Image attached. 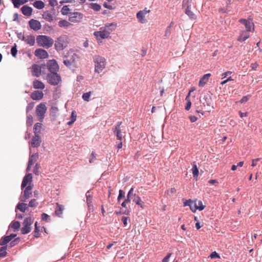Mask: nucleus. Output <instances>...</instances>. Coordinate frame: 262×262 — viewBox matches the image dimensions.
<instances>
[{"label": "nucleus", "mask_w": 262, "mask_h": 262, "mask_svg": "<svg viewBox=\"0 0 262 262\" xmlns=\"http://www.w3.org/2000/svg\"><path fill=\"white\" fill-rule=\"evenodd\" d=\"M76 117H77V116H76V114H75V112L74 111H73L72 113V114H71V121L69 122L68 123V124L71 125L72 123H73L76 119Z\"/></svg>", "instance_id": "43"}, {"label": "nucleus", "mask_w": 262, "mask_h": 262, "mask_svg": "<svg viewBox=\"0 0 262 262\" xmlns=\"http://www.w3.org/2000/svg\"><path fill=\"white\" fill-rule=\"evenodd\" d=\"M86 202L88 203L89 207H93L92 201V197L90 195L89 192H86Z\"/></svg>", "instance_id": "38"}, {"label": "nucleus", "mask_w": 262, "mask_h": 262, "mask_svg": "<svg viewBox=\"0 0 262 262\" xmlns=\"http://www.w3.org/2000/svg\"><path fill=\"white\" fill-rule=\"evenodd\" d=\"M192 173L194 177H198L199 174V170L195 164H194L192 169Z\"/></svg>", "instance_id": "46"}, {"label": "nucleus", "mask_w": 262, "mask_h": 262, "mask_svg": "<svg viewBox=\"0 0 262 262\" xmlns=\"http://www.w3.org/2000/svg\"><path fill=\"white\" fill-rule=\"evenodd\" d=\"M69 43V39L67 35H62L57 38L55 43V48L57 51H61L66 48Z\"/></svg>", "instance_id": "2"}, {"label": "nucleus", "mask_w": 262, "mask_h": 262, "mask_svg": "<svg viewBox=\"0 0 262 262\" xmlns=\"http://www.w3.org/2000/svg\"><path fill=\"white\" fill-rule=\"evenodd\" d=\"M184 206H189L190 207V209L191 210V211L193 212H195L196 210H198V208L196 207L197 205L196 204V203H195L194 201H192L191 200H186L184 203Z\"/></svg>", "instance_id": "22"}, {"label": "nucleus", "mask_w": 262, "mask_h": 262, "mask_svg": "<svg viewBox=\"0 0 262 262\" xmlns=\"http://www.w3.org/2000/svg\"><path fill=\"white\" fill-rule=\"evenodd\" d=\"M74 62V59L72 60H69L68 59H66L63 60L64 64L67 66H70L72 64V63Z\"/></svg>", "instance_id": "51"}, {"label": "nucleus", "mask_w": 262, "mask_h": 262, "mask_svg": "<svg viewBox=\"0 0 262 262\" xmlns=\"http://www.w3.org/2000/svg\"><path fill=\"white\" fill-rule=\"evenodd\" d=\"M122 124V122H118L117 125L115 126V128H113V132L115 135L116 136L117 140L121 141L123 138L124 137L125 134V132H123L121 127V125Z\"/></svg>", "instance_id": "8"}, {"label": "nucleus", "mask_w": 262, "mask_h": 262, "mask_svg": "<svg viewBox=\"0 0 262 262\" xmlns=\"http://www.w3.org/2000/svg\"><path fill=\"white\" fill-rule=\"evenodd\" d=\"M41 219L42 221L49 222L50 220V216L45 213H43L41 214Z\"/></svg>", "instance_id": "49"}, {"label": "nucleus", "mask_w": 262, "mask_h": 262, "mask_svg": "<svg viewBox=\"0 0 262 262\" xmlns=\"http://www.w3.org/2000/svg\"><path fill=\"white\" fill-rule=\"evenodd\" d=\"M33 117L31 115H29L27 117V123L29 125H31L33 123Z\"/></svg>", "instance_id": "54"}, {"label": "nucleus", "mask_w": 262, "mask_h": 262, "mask_svg": "<svg viewBox=\"0 0 262 262\" xmlns=\"http://www.w3.org/2000/svg\"><path fill=\"white\" fill-rule=\"evenodd\" d=\"M186 101H187V104L185 106V110L187 111H188L191 107V102L190 100H186Z\"/></svg>", "instance_id": "63"}, {"label": "nucleus", "mask_w": 262, "mask_h": 262, "mask_svg": "<svg viewBox=\"0 0 262 262\" xmlns=\"http://www.w3.org/2000/svg\"><path fill=\"white\" fill-rule=\"evenodd\" d=\"M129 218L128 217L126 216H122L121 219V221L123 223V225L124 226H126L127 225V221L128 220Z\"/></svg>", "instance_id": "56"}, {"label": "nucleus", "mask_w": 262, "mask_h": 262, "mask_svg": "<svg viewBox=\"0 0 262 262\" xmlns=\"http://www.w3.org/2000/svg\"><path fill=\"white\" fill-rule=\"evenodd\" d=\"M91 92L85 93L82 95V99L86 101H89L91 96Z\"/></svg>", "instance_id": "45"}, {"label": "nucleus", "mask_w": 262, "mask_h": 262, "mask_svg": "<svg viewBox=\"0 0 262 262\" xmlns=\"http://www.w3.org/2000/svg\"><path fill=\"white\" fill-rule=\"evenodd\" d=\"M40 235V233L39 232L38 227L37 226V222H36L35 223V230L34 233V236L35 237H38Z\"/></svg>", "instance_id": "47"}, {"label": "nucleus", "mask_w": 262, "mask_h": 262, "mask_svg": "<svg viewBox=\"0 0 262 262\" xmlns=\"http://www.w3.org/2000/svg\"><path fill=\"white\" fill-rule=\"evenodd\" d=\"M124 197V192L122 190H120L119 192V195L117 198L118 202H120L121 198Z\"/></svg>", "instance_id": "55"}, {"label": "nucleus", "mask_w": 262, "mask_h": 262, "mask_svg": "<svg viewBox=\"0 0 262 262\" xmlns=\"http://www.w3.org/2000/svg\"><path fill=\"white\" fill-rule=\"evenodd\" d=\"M20 223L18 221H14L11 224V227L14 230H17L20 228Z\"/></svg>", "instance_id": "40"}, {"label": "nucleus", "mask_w": 262, "mask_h": 262, "mask_svg": "<svg viewBox=\"0 0 262 262\" xmlns=\"http://www.w3.org/2000/svg\"><path fill=\"white\" fill-rule=\"evenodd\" d=\"M49 4L52 7H54L58 4L56 0H49Z\"/></svg>", "instance_id": "60"}, {"label": "nucleus", "mask_w": 262, "mask_h": 262, "mask_svg": "<svg viewBox=\"0 0 262 262\" xmlns=\"http://www.w3.org/2000/svg\"><path fill=\"white\" fill-rule=\"evenodd\" d=\"M58 26L60 27L68 28L71 26V24L66 20H61L58 22Z\"/></svg>", "instance_id": "36"}, {"label": "nucleus", "mask_w": 262, "mask_h": 262, "mask_svg": "<svg viewBox=\"0 0 262 262\" xmlns=\"http://www.w3.org/2000/svg\"><path fill=\"white\" fill-rule=\"evenodd\" d=\"M32 180V176L31 173H28L23 178V182L21 183V188H25L27 186L28 184H31Z\"/></svg>", "instance_id": "21"}, {"label": "nucleus", "mask_w": 262, "mask_h": 262, "mask_svg": "<svg viewBox=\"0 0 262 262\" xmlns=\"http://www.w3.org/2000/svg\"><path fill=\"white\" fill-rule=\"evenodd\" d=\"M32 73L35 77H39L41 75V68L40 66L34 64L32 66Z\"/></svg>", "instance_id": "18"}, {"label": "nucleus", "mask_w": 262, "mask_h": 262, "mask_svg": "<svg viewBox=\"0 0 262 262\" xmlns=\"http://www.w3.org/2000/svg\"><path fill=\"white\" fill-rule=\"evenodd\" d=\"M189 118L191 122H194L198 120V118L194 116H190Z\"/></svg>", "instance_id": "64"}, {"label": "nucleus", "mask_w": 262, "mask_h": 262, "mask_svg": "<svg viewBox=\"0 0 262 262\" xmlns=\"http://www.w3.org/2000/svg\"><path fill=\"white\" fill-rule=\"evenodd\" d=\"M95 62V71L98 73H101L105 68L106 61L104 57L95 56L94 59Z\"/></svg>", "instance_id": "3"}, {"label": "nucleus", "mask_w": 262, "mask_h": 262, "mask_svg": "<svg viewBox=\"0 0 262 262\" xmlns=\"http://www.w3.org/2000/svg\"><path fill=\"white\" fill-rule=\"evenodd\" d=\"M40 168V166L38 164H36L35 166L33 169V172L36 175H38L39 173V169Z\"/></svg>", "instance_id": "52"}, {"label": "nucleus", "mask_w": 262, "mask_h": 262, "mask_svg": "<svg viewBox=\"0 0 262 262\" xmlns=\"http://www.w3.org/2000/svg\"><path fill=\"white\" fill-rule=\"evenodd\" d=\"M171 253H168L167 255L163 259L162 262H169V258L171 255Z\"/></svg>", "instance_id": "58"}, {"label": "nucleus", "mask_w": 262, "mask_h": 262, "mask_svg": "<svg viewBox=\"0 0 262 262\" xmlns=\"http://www.w3.org/2000/svg\"><path fill=\"white\" fill-rule=\"evenodd\" d=\"M33 186L31 185L26 187V188L24 191V196L20 199L21 202H26L28 199H29L32 194Z\"/></svg>", "instance_id": "13"}, {"label": "nucleus", "mask_w": 262, "mask_h": 262, "mask_svg": "<svg viewBox=\"0 0 262 262\" xmlns=\"http://www.w3.org/2000/svg\"><path fill=\"white\" fill-rule=\"evenodd\" d=\"M47 68L51 73H56L59 69L58 65L55 60H50L47 62Z\"/></svg>", "instance_id": "12"}, {"label": "nucleus", "mask_w": 262, "mask_h": 262, "mask_svg": "<svg viewBox=\"0 0 262 262\" xmlns=\"http://www.w3.org/2000/svg\"><path fill=\"white\" fill-rule=\"evenodd\" d=\"M149 10H147L146 8H145L143 10H141L139 11L137 13V18L138 20V21L141 24H145L147 22V19L145 18V15L147 13L150 12Z\"/></svg>", "instance_id": "9"}, {"label": "nucleus", "mask_w": 262, "mask_h": 262, "mask_svg": "<svg viewBox=\"0 0 262 262\" xmlns=\"http://www.w3.org/2000/svg\"><path fill=\"white\" fill-rule=\"evenodd\" d=\"M36 42L38 46L49 49L53 46L54 40L48 36L40 35L37 36Z\"/></svg>", "instance_id": "1"}, {"label": "nucleus", "mask_w": 262, "mask_h": 262, "mask_svg": "<svg viewBox=\"0 0 262 262\" xmlns=\"http://www.w3.org/2000/svg\"><path fill=\"white\" fill-rule=\"evenodd\" d=\"M102 28L105 31H107L110 35V33L116 29V24L114 23L107 24L104 27Z\"/></svg>", "instance_id": "25"}, {"label": "nucleus", "mask_w": 262, "mask_h": 262, "mask_svg": "<svg viewBox=\"0 0 262 262\" xmlns=\"http://www.w3.org/2000/svg\"><path fill=\"white\" fill-rule=\"evenodd\" d=\"M12 3L14 5V7L19 8L20 5H23L26 3L28 1L27 0H12Z\"/></svg>", "instance_id": "33"}, {"label": "nucleus", "mask_w": 262, "mask_h": 262, "mask_svg": "<svg viewBox=\"0 0 262 262\" xmlns=\"http://www.w3.org/2000/svg\"><path fill=\"white\" fill-rule=\"evenodd\" d=\"M94 34L97 39L107 38L110 36L108 32L105 31L102 27L100 28V31L95 32Z\"/></svg>", "instance_id": "15"}, {"label": "nucleus", "mask_w": 262, "mask_h": 262, "mask_svg": "<svg viewBox=\"0 0 262 262\" xmlns=\"http://www.w3.org/2000/svg\"><path fill=\"white\" fill-rule=\"evenodd\" d=\"M42 18L49 22H52L53 20L52 14L49 11H45L42 15Z\"/></svg>", "instance_id": "30"}, {"label": "nucleus", "mask_w": 262, "mask_h": 262, "mask_svg": "<svg viewBox=\"0 0 262 262\" xmlns=\"http://www.w3.org/2000/svg\"><path fill=\"white\" fill-rule=\"evenodd\" d=\"M16 234H11L10 235L6 236L0 239V245L4 246L10 242L14 237L16 236Z\"/></svg>", "instance_id": "23"}, {"label": "nucleus", "mask_w": 262, "mask_h": 262, "mask_svg": "<svg viewBox=\"0 0 262 262\" xmlns=\"http://www.w3.org/2000/svg\"><path fill=\"white\" fill-rule=\"evenodd\" d=\"M29 25L31 29L35 31L40 30L41 28L40 23L38 20L34 19H31L29 20Z\"/></svg>", "instance_id": "14"}, {"label": "nucleus", "mask_w": 262, "mask_h": 262, "mask_svg": "<svg viewBox=\"0 0 262 262\" xmlns=\"http://www.w3.org/2000/svg\"><path fill=\"white\" fill-rule=\"evenodd\" d=\"M38 205V203L37 202L36 199H32L29 203L28 207H36Z\"/></svg>", "instance_id": "41"}, {"label": "nucleus", "mask_w": 262, "mask_h": 262, "mask_svg": "<svg viewBox=\"0 0 262 262\" xmlns=\"http://www.w3.org/2000/svg\"><path fill=\"white\" fill-rule=\"evenodd\" d=\"M258 66V64L257 62H254V63H251L250 65V67L251 68L252 70H256Z\"/></svg>", "instance_id": "61"}, {"label": "nucleus", "mask_w": 262, "mask_h": 262, "mask_svg": "<svg viewBox=\"0 0 262 262\" xmlns=\"http://www.w3.org/2000/svg\"><path fill=\"white\" fill-rule=\"evenodd\" d=\"M249 36L250 35L248 32L247 31H242L237 38V40L239 41H244L248 39Z\"/></svg>", "instance_id": "28"}, {"label": "nucleus", "mask_w": 262, "mask_h": 262, "mask_svg": "<svg viewBox=\"0 0 262 262\" xmlns=\"http://www.w3.org/2000/svg\"><path fill=\"white\" fill-rule=\"evenodd\" d=\"M194 202H195V203H196V204L197 205L196 207L198 210H199L200 211H201L204 209L205 206L203 205V203L201 201L195 200Z\"/></svg>", "instance_id": "39"}, {"label": "nucleus", "mask_w": 262, "mask_h": 262, "mask_svg": "<svg viewBox=\"0 0 262 262\" xmlns=\"http://www.w3.org/2000/svg\"><path fill=\"white\" fill-rule=\"evenodd\" d=\"M190 9L191 7L186 8L185 12L191 19H194L195 17V14L190 10Z\"/></svg>", "instance_id": "37"}, {"label": "nucleus", "mask_w": 262, "mask_h": 262, "mask_svg": "<svg viewBox=\"0 0 262 262\" xmlns=\"http://www.w3.org/2000/svg\"><path fill=\"white\" fill-rule=\"evenodd\" d=\"M21 40H24L30 46H33L35 42V37L31 35L26 36L23 35Z\"/></svg>", "instance_id": "19"}, {"label": "nucleus", "mask_w": 262, "mask_h": 262, "mask_svg": "<svg viewBox=\"0 0 262 262\" xmlns=\"http://www.w3.org/2000/svg\"><path fill=\"white\" fill-rule=\"evenodd\" d=\"M28 208L27 204L24 203H18L16 206V209L22 212H25Z\"/></svg>", "instance_id": "32"}, {"label": "nucleus", "mask_w": 262, "mask_h": 262, "mask_svg": "<svg viewBox=\"0 0 262 262\" xmlns=\"http://www.w3.org/2000/svg\"><path fill=\"white\" fill-rule=\"evenodd\" d=\"M91 8L95 11H99L101 9V6L97 4H92Z\"/></svg>", "instance_id": "48"}, {"label": "nucleus", "mask_w": 262, "mask_h": 262, "mask_svg": "<svg viewBox=\"0 0 262 262\" xmlns=\"http://www.w3.org/2000/svg\"><path fill=\"white\" fill-rule=\"evenodd\" d=\"M43 93L42 91H35L30 95V97L34 100H40L43 97Z\"/></svg>", "instance_id": "17"}, {"label": "nucleus", "mask_w": 262, "mask_h": 262, "mask_svg": "<svg viewBox=\"0 0 262 262\" xmlns=\"http://www.w3.org/2000/svg\"><path fill=\"white\" fill-rule=\"evenodd\" d=\"M47 110L46 103H40L36 107L35 113L38 119L42 121Z\"/></svg>", "instance_id": "4"}, {"label": "nucleus", "mask_w": 262, "mask_h": 262, "mask_svg": "<svg viewBox=\"0 0 262 262\" xmlns=\"http://www.w3.org/2000/svg\"><path fill=\"white\" fill-rule=\"evenodd\" d=\"M39 155L38 153H35L31 155L29 158L28 163L30 165H33L38 159Z\"/></svg>", "instance_id": "34"}, {"label": "nucleus", "mask_w": 262, "mask_h": 262, "mask_svg": "<svg viewBox=\"0 0 262 262\" xmlns=\"http://www.w3.org/2000/svg\"><path fill=\"white\" fill-rule=\"evenodd\" d=\"M239 22L245 25L247 32L254 31V25L251 20L242 18L239 20Z\"/></svg>", "instance_id": "11"}, {"label": "nucleus", "mask_w": 262, "mask_h": 262, "mask_svg": "<svg viewBox=\"0 0 262 262\" xmlns=\"http://www.w3.org/2000/svg\"><path fill=\"white\" fill-rule=\"evenodd\" d=\"M33 106H34L33 103H29L27 107V109H26L27 112H29V111H30L33 108Z\"/></svg>", "instance_id": "62"}, {"label": "nucleus", "mask_w": 262, "mask_h": 262, "mask_svg": "<svg viewBox=\"0 0 262 262\" xmlns=\"http://www.w3.org/2000/svg\"><path fill=\"white\" fill-rule=\"evenodd\" d=\"M95 158H96V155L93 151L91 155V158L89 160L90 163H93L94 161Z\"/></svg>", "instance_id": "59"}, {"label": "nucleus", "mask_w": 262, "mask_h": 262, "mask_svg": "<svg viewBox=\"0 0 262 262\" xmlns=\"http://www.w3.org/2000/svg\"><path fill=\"white\" fill-rule=\"evenodd\" d=\"M210 258H220V255L215 252H213L210 255Z\"/></svg>", "instance_id": "57"}, {"label": "nucleus", "mask_w": 262, "mask_h": 262, "mask_svg": "<svg viewBox=\"0 0 262 262\" xmlns=\"http://www.w3.org/2000/svg\"><path fill=\"white\" fill-rule=\"evenodd\" d=\"M48 82L52 85H57L61 82L60 76L57 73H50L47 76Z\"/></svg>", "instance_id": "5"}, {"label": "nucleus", "mask_w": 262, "mask_h": 262, "mask_svg": "<svg viewBox=\"0 0 262 262\" xmlns=\"http://www.w3.org/2000/svg\"><path fill=\"white\" fill-rule=\"evenodd\" d=\"M32 8L27 5L24 6L21 8L22 13L27 16H30L32 13Z\"/></svg>", "instance_id": "26"}, {"label": "nucleus", "mask_w": 262, "mask_h": 262, "mask_svg": "<svg viewBox=\"0 0 262 262\" xmlns=\"http://www.w3.org/2000/svg\"><path fill=\"white\" fill-rule=\"evenodd\" d=\"M41 140L39 135H34L31 139V146L34 147H38L40 146Z\"/></svg>", "instance_id": "20"}, {"label": "nucleus", "mask_w": 262, "mask_h": 262, "mask_svg": "<svg viewBox=\"0 0 262 262\" xmlns=\"http://www.w3.org/2000/svg\"><path fill=\"white\" fill-rule=\"evenodd\" d=\"M128 196L133 197V201L142 209L144 208V202L141 200L140 197L134 193V188H131L128 191Z\"/></svg>", "instance_id": "6"}, {"label": "nucleus", "mask_w": 262, "mask_h": 262, "mask_svg": "<svg viewBox=\"0 0 262 262\" xmlns=\"http://www.w3.org/2000/svg\"><path fill=\"white\" fill-rule=\"evenodd\" d=\"M33 86L35 89L43 90L45 88L44 83L38 80H35L33 81Z\"/></svg>", "instance_id": "27"}, {"label": "nucleus", "mask_w": 262, "mask_h": 262, "mask_svg": "<svg viewBox=\"0 0 262 262\" xmlns=\"http://www.w3.org/2000/svg\"><path fill=\"white\" fill-rule=\"evenodd\" d=\"M83 15L79 12H76L70 13L69 16V20L73 23H78L81 21Z\"/></svg>", "instance_id": "10"}, {"label": "nucleus", "mask_w": 262, "mask_h": 262, "mask_svg": "<svg viewBox=\"0 0 262 262\" xmlns=\"http://www.w3.org/2000/svg\"><path fill=\"white\" fill-rule=\"evenodd\" d=\"M64 210V207L58 203H56V209L55 211V214L58 217H61Z\"/></svg>", "instance_id": "29"}, {"label": "nucleus", "mask_w": 262, "mask_h": 262, "mask_svg": "<svg viewBox=\"0 0 262 262\" xmlns=\"http://www.w3.org/2000/svg\"><path fill=\"white\" fill-rule=\"evenodd\" d=\"M69 10H70V9L69 8L68 6H64L62 8V10H61L62 14L63 15L67 14L68 13V11Z\"/></svg>", "instance_id": "53"}, {"label": "nucleus", "mask_w": 262, "mask_h": 262, "mask_svg": "<svg viewBox=\"0 0 262 262\" xmlns=\"http://www.w3.org/2000/svg\"><path fill=\"white\" fill-rule=\"evenodd\" d=\"M192 2V0H183L182 6L184 8H189L191 7V4Z\"/></svg>", "instance_id": "42"}, {"label": "nucleus", "mask_w": 262, "mask_h": 262, "mask_svg": "<svg viewBox=\"0 0 262 262\" xmlns=\"http://www.w3.org/2000/svg\"><path fill=\"white\" fill-rule=\"evenodd\" d=\"M17 53V50L16 48V46L13 47L11 50V53L13 57H15Z\"/></svg>", "instance_id": "50"}, {"label": "nucleus", "mask_w": 262, "mask_h": 262, "mask_svg": "<svg viewBox=\"0 0 262 262\" xmlns=\"http://www.w3.org/2000/svg\"><path fill=\"white\" fill-rule=\"evenodd\" d=\"M41 128H42L41 123H36L35 124V125L34 126V128H33L34 133L35 135H39V134L41 133Z\"/></svg>", "instance_id": "31"}, {"label": "nucleus", "mask_w": 262, "mask_h": 262, "mask_svg": "<svg viewBox=\"0 0 262 262\" xmlns=\"http://www.w3.org/2000/svg\"><path fill=\"white\" fill-rule=\"evenodd\" d=\"M211 76L210 73L205 74L200 80L199 86L200 87H204L209 80Z\"/></svg>", "instance_id": "24"}, {"label": "nucleus", "mask_w": 262, "mask_h": 262, "mask_svg": "<svg viewBox=\"0 0 262 262\" xmlns=\"http://www.w3.org/2000/svg\"><path fill=\"white\" fill-rule=\"evenodd\" d=\"M34 54L36 57L40 59L47 58L49 56L48 52L42 49H37L35 51Z\"/></svg>", "instance_id": "16"}, {"label": "nucleus", "mask_w": 262, "mask_h": 262, "mask_svg": "<svg viewBox=\"0 0 262 262\" xmlns=\"http://www.w3.org/2000/svg\"><path fill=\"white\" fill-rule=\"evenodd\" d=\"M6 247H2L0 248V257H5L7 254Z\"/></svg>", "instance_id": "44"}, {"label": "nucleus", "mask_w": 262, "mask_h": 262, "mask_svg": "<svg viewBox=\"0 0 262 262\" xmlns=\"http://www.w3.org/2000/svg\"><path fill=\"white\" fill-rule=\"evenodd\" d=\"M33 223V220L31 217L26 218L23 222V227L21 229V232L23 234H27L31 230V226Z\"/></svg>", "instance_id": "7"}, {"label": "nucleus", "mask_w": 262, "mask_h": 262, "mask_svg": "<svg viewBox=\"0 0 262 262\" xmlns=\"http://www.w3.org/2000/svg\"><path fill=\"white\" fill-rule=\"evenodd\" d=\"M33 6H34V7H35L37 9H43L44 8L45 4L41 1H35L34 3Z\"/></svg>", "instance_id": "35"}]
</instances>
